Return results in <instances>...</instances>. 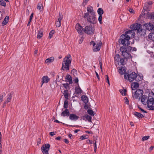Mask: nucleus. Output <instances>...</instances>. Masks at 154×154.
Returning a JSON list of instances; mask_svg holds the SVG:
<instances>
[{"instance_id": "obj_44", "label": "nucleus", "mask_w": 154, "mask_h": 154, "mask_svg": "<svg viewBox=\"0 0 154 154\" xmlns=\"http://www.w3.org/2000/svg\"><path fill=\"white\" fill-rule=\"evenodd\" d=\"M11 95H9V96L8 97L6 102L4 103V104L6 103L10 102L11 99Z\"/></svg>"}, {"instance_id": "obj_7", "label": "nucleus", "mask_w": 154, "mask_h": 154, "mask_svg": "<svg viewBox=\"0 0 154 154\" xmlns=\"http://www.w3.org/2000/svg\"><path fill=\"white\" fill-rule=\"evenodd\" d=\"M50 145L49 143L44 144L42 146L41 149L43 154H49L48 151L50 149Z\"/></svg>"}, {"instance_id": "obj_57", "label": "nucleus", "mask_w": 154, "mask_h": 154, "mask_svg": "<svg viewBox=\"0 0 154 154\" xmlns=\"http://www.w3.org/2000/svg\"><path fill=\"white\" fill-rule=\"evenodd\" d=\"M41 139L39 138L38 140L37 145H38L41 143Z\"/></svg>"}, {"instance_id": "obj_35", "label": "nucleus", "mask_w": 154, "mask_h": 154, "mask_svg": "<svg viewBox=\"0 0 154 154\" xmlns=\"http://www.w3.org/2000/svg\"><path fill=\"white\" fill-rule=\"evenodd\" d=\"M120 50L122 53V55L123 54L126 52L125 51V47L122 46L121 47Z\"/></svg>"}, {"instance_id": "obj_41", "label": "nucleus", "mask_w": 154, "mask_h": 154, "mask_svg": "<svg viewBox=\"0 0 154 154\" xmlns=\"http://www.w3.org/2000/svg\"><path fill=\"white\" fill-rule=\"evenodd\" d=\"M119 54H117L114 57V59L115 61L118 62L119 59Z\"/></svg>"}, {"instance_id": "obj_27", "label": "nucleus", "mask_w": 154, "mask_h": 154, "mask_svg": "<svg viewBox=\"0 0 154 154\" xmlns=\"http://www.w3.org/2000/svg\"><path fill=\"white\" fill-rule=\"evenodd\" d=\"M43 30L42 29H40L38 31L37 35L38 38L40 39L42 37L43 35Z\"/></svg>"}, {"instance_id": "obj_31", "label": "nucleus", "mask_w": 154, "mask_h": 154, "mask_svg": "<svg viewBox=\"0 0 154 154\" xmlns=\"http://www.w3.org/2000/svg\"><path fill=\"white\" fill-rule=\"evenodd\" d=\"M68 105V101L67 100V99H66L65 100L64 103V106L63 107L65 109H67Z\"/></svg>"}, {"instance_id": "obj_58", "label": "nucleus", "mask_w": 154, "mask_h": 154, "mask_svg": "<svg viewBox=\"0 0 154 154\" xmlns=\"http://www.w3.org/2000/svg\"><path fill=\"white\" fill-rule=\"evenodd\" d=\"M33 16V14L32 13L30 16V18H29V20H30V21H31V20H32V17Z\"/></svg>"}, {"instance_id": "obj_3", "label": "nucleus", "mask_w": 154, "mask_h": 154, "mask_svg": "<svg viewBox=\"0 0 154 154\" xmlns=\"http://www.w3.org/2000/svg\"><path fill=\"white\" fill-rule=\"evenodd\" d=\"M141 25L140 24L138 23H135L133 25H132L130 28L133 30H137V33H139V34L141 35L144 36L146 33V31L144 29H141Z\"/></svg>"}, {"instance_id": "obj_37", "label": "nucleus", "mask_w": 154, "mask_h": 154, "mask_svg": "<svg viewBox=\"0 0 154 154\" xmlns=\"http://www.w3.org/2000/svg\"><path fill=\"white\" fill-rule=\"evenodd\" d=\"M87 112L91 116H93L94 115V111L92 110L88 109L87 110Z\"/></svg>"}, {"instance_id": "obj_4", "label": "nucleus", "mask_w": 154, "mask_h": 154, "mask_svg": "<svg viewBox=\"0 0 154 154\" xmlns=\"http://www.w3.org/2000/svg\"><path fill=\"white\" fill-rule=\"evenodd\" d=\"M154 94L153 93L149 94V100L147 102V106L149 109L154 110Z\"/></svg>"}, {"instance_id": "obj_51", "label": "nucleus", "mask_w": 154, "mask_h": 154, "mask_svg": "<svg viewBox=\"0 0 154 154\" xmlns=\"http://www.w3.org/2000/svg\"><path fill=\"white\" fill-rule=\"evenodd\" d=\"M129 11L131 13H134V10L132 9V8H130L129 9Z\"/></svg>"}, {"instance_id": "obj_16", "label": "nucleus", "mask_w": 154, "mask_h": 154, "mask_svg": "<svg viewBox=\"0 0 154 154\" xmlns=\"http://www.w3.org/2000/svg\"><path fill=\"white\" fill-rule=\"evenodd\" d=\"M79 117L77 116L75 114H70L69 115V119L71 120H76L78 119Z\"/></svg>"}, {"instance_id": "obj_25", "label": "nucleus", "mask_w": 154, "mask_h": 154, "mask_svg": "<svg viewBox=\"0 0 154 154\" xmlns=\"http://www.w3.org/2000/svg\"><path fill=\"white\" fill-rule=\"evenodd\" d=\"M82 99L83 102L85 103H86L88 102V99L86 96H82Z\"/></svg>"}, {"instance_id": "obj_47", "label": "nucleus", "mask_w": 154, "mask_h": 154, "mask_svg": "<svg viewBox=\"0 0 154 154\" xmlns=\"http://www.w3.org/2000/svg\"><path fill=\"white\" fill-rule=\"evenodd\" d=\"M74 76L75 77V79L74 80V82L76 83H78L79 81L78 78L77 77H76L75 75Z\"/></svg>"}, {"instance_id": "obj_6", "label": "nucleus", "mask_w": 154, "mask_h": 154, "mask_svg": "<svg viewBox=\"0 0 154 154\" xmlns=\"http://www.w3.org/2000/svg\"><path fill=\"white\" fill-rule=\"evenodd\" d=\"M84 18H86L87 21L91 23L94 24L97 22L95 14L89 15L87 17H84Z\"/></svg>"}, {"instance_id": "obj_24", "label": "nucleus", "mask_w": 154, "mask_h": 154, "mask_svg": "<svg viewBox=\"0 0 154 154\" xmlns=\"http://www.w3.org/2000/svg\"><path fill=\"white\" fill-rule=\"evenodd\" d=\"M63 95L65 97V98L66 99H68L69 97V93L68 91V90H66L63 91Z\"/></svg>"}, {"instance_id": "obj_13", "label": "nucleus", "mask_w": 154, "mask_h": 154, "mask_svg": "<svg viewBox=\"0 0 154 154\" xmlns=\"http://www.w3.org/2000/svg\"><path fill=\"white\" fill-rule=\"evenodd\" d=\"M149 100V97H147V96L144 95H142L141 97V101L144 105L147 104V102Z\"/></svg>"}, {"instance_id": "obj_33", "label": "nucleus", "mask_w": 154, "mask_h": 154, "mask_svg": "<svg viewBox=\"0 0 154 154\" xmlns=\"http://www.w3.org/2000/svg\"><path fill=\"white\" fill-rule=\"evenodd\" d=\"M97 12L99 15H102L103 13V11L102 8H99L97 10Z\"/></svg>"}, {"instance_id": "obj_48", "label": "nucleus", "mask_w": 154, "mask_h": 154, "mask_svg": "<svg viewBox=\"0 0 154 154\" xmlns=\"http://www.w3.org/2000/svg\"><path fill=\"white\" fill-rule=\"evenodd\" d=\"M106 79L107 80V82L108 84L109 85H110L109 81V77L107 75H106Z\"/></svg>"}, {"instance_id": "obj_53", "label": "nucleus", "mask_w": 154, "mask_h": 154, "mask_svg": "<svg viewBox=\"0 0 154 154\" xmlns=\"http://www.w3.org/2000/svg\"><path fill=\"white\" fill-rule=\"evenodd\" d=\"M94 152H96V150L97 149V145H96V141H95V142L94 143Z\"/></svg>"}, {"instance_id": "obj_2", "label": "nucleus", "mask_w": 154, "mask_h": 154, "mask_svg": "<svg viewBox=\"0 0 154 154\" xmlns=\"http://www.w3.org/2000/svg\"><path fill=\"white\" fill-rule=\"evenodd\" d=\"M71 57L70 55L69 54L63 59L62 62V69L63 70H69V66L71 63V60L70 59Z\"/></svg>"}, {"instance_id": "obj_43", "label": "nucleus", "mask_w": 154, "mask_h": 154, "mask_svg": "<svg viewBox=\"0 0 154 154\" xmlns=\"http://www.w3.org/2000/svg\"><path fill=\"white\" fill-rule=\"evenodd\" d=\"M59 16L58 18V21H60L62 20L63 19V15L61 14H60V12L59 13Z\"/></svg>"}, {"instance_id": "obj_20", "label": "nucleus", "mask_w": 154, "mask_h": 154, "mask_svg": "<svg viewBox=\"0 0 154 154\" xmlns=\"http://www.w3.org/2000/svg\"><path fill=\"white\" fill-rule=\"evenodd\" d=\"M54 57H51L49 58L46 59L45 61V63L49 64L52 62H53L54 60Z\"/></svg>"}, {"instance_id": "obj_11", "label": "nucleus", "mask_w": 154, "mask_h": 154, "mask_svg": "<svg viewBox=\"0 0 154 154\" xmlns=\"http://www.w3.org/2000/svg\"><path fill=\"white\" fill-rule=\"evenodd\" d=\"M144 26L146 29L149 31L152 30L154 28V26L150 23H145L144 25Z\"/></svg>"}, {"instance_id": "obj_23", "label": "nucleus", "mask_w": 154, "mask_h": 154, "mask_svg": "<svg viewBox=\"0 0 154 154\" xmlns=\"http://www.w3.org/2000/svg\"><path fill=\"white\" fill-rule=\"evenodd\" d=\"M122 56H123L126 59L130 58L131 57V55L129 53H127L126 52L122 54Z\"/></svg>"}, {"instance_id": "obj_22", "label": "nucleus", "mask_w": 154, "mask_h": 154, "mask_svg": "<svg viewBox=\"0 0 154 154\" xmlns=\"http://www.w3.org/2000/svg\"><path fill=\"white\" fill-rule=\"evenodd\" d=\"M66 79L68 81L67 82H69V84H72V81L71 77L69 75H67L66 76Z\"/></svg>"}, {"instance_id": "obj_60", "label": "nucleus", "mask_w": 154, "mask_h": 154, "mask_svg": "<svg viewBox=\"0 0 154 154\" xmlns=\"http://www.w3.org/2000/svg\"><path fill=\"white\" fill-rule=\"evenodd\" d=\"M95 73H96V76L97 77V78H98V79L99 80H100V78L99 76V75L98 73L96 72H95Z\"/></svg>"}, {"instance_id": "obj_30", "label": "nucleus", "mask_w": 154, "mask_h": 154, "mask_svg": "<svg viewBox=\"0 0 154 154\" xmlns=\"http://www.w3.org/2000/svg\"><path fill=\"white\" fill-rule=\"evenodd\" d=\"M126 71L125 69L123 68L122 69V68H120L119 69V73L121 75H122L123 74H125V72Z\"/></svg>"}, {"instance_id": "obj_14", "label": "nucleus", "mask_w": 154, "mask_h": 154, "mask_svg": "<svg viewBox=\"0 0 154 154\" xmlns=\"http://www.w3.org/2000/svg\"><path fill=\"white\" fill-rule=\"evenodd\" d=\"M102 45V42L101 41L97 44L96 46L93 47V50L94 51L96 52L99 50L101 46Z\"/></svg>"}, {"instance_id": "obj_45", "label": "nucleus", "mask_w": 154, "mask_h": 154, "mask_svg": "<svg viewBox=\"0 0 154 154\" xmlns=\"http://www.w3.org/2000/svg\"><path fill=\"white\" fill-rule=\"evenodd\" d=\"M102 15H99V17H98V21H99L100 23V24H101L102 23Z\"/></svg>"}, {"instance_id": "obj_26", "label": "nucleus", "mask_w": 154, "mask_h": 154, "mask_svg": "<svg viewBox=\"0 0 154 154\" xmlns=\"http://www.w3.org/2000/svg\"><path fill=\"white\" fill-rule=\"evenodd\" d=\"M9 16H6L4 20L2 22V24L3 25H6L8 22Z\"/></svg>"}, {"instance_id": "obj_64", "label": "nucleus", "mask_w": 154, "mask_h": 154, "mask_svg": "<svg viewBox=\"0 0 154 154\" xmlns=\"http://www.w3.org/2000/svg\"><path fill=\"white\" fill-rule=\"evenodd\" d=\"M147 4L149 5H152V1H149L147 2Z\"/></svg>"}, {"instance_id": "obj_28", "label": "nucleus", "mask_w": 154, "mask_h": 154, "mask_svg": "<svg viewBox=\"0 0 154 154\" xmlns=\"http://www.w3.org/2000/svg\"><path fill=\"white\" fill-rule=\"evenodd\" d=\"M119 91L122 95L125 96L126 94L127 90L125 89H123L120 90Z\"/></svg>"}, {"instance_id": "obj_36", "label": "nucleus", "mask_w": 154, "mask_h": 154, "mask_svg": "<svg viewBox=\"0 0 154 154\" xmlns=\"http://www.w3.org/2000/svg\"><path fill=\"white\" fill-rule=\"evenodd\" d=\"M62 85H63V87L65 88L66 90H67L68 88L69 87V84L68 83L62 84Z\"/></svg>"}, {"instance_id": "obj_50", "label": "nucleus", "mask_w": 154, "mask_h": 154, "mask_svg": "<svg viewBox=\"0 0 154 154\" xmlns=\"http://www.w3.org/2000/svg\"><path fill=\"white\" fill-rule=\"evenodd\" d=\"M71 72L72 73L73 72V74L74 75V73L76 74L77 71L75 69H73L71 71Z\"/></svg>"}, {"instance_id": "obj_61", "label": "nucleus", "mask_w": 154, "mask_h": 154, "mask_svg": "<svg viewBox=\"0 0 154 154\" xmlns=\"http://www.w3.org/2000/svg\"><path fill=\"white\" fill-rule=\"evenodd\" d=\"M3 95H0V102H2L3 101Z\"/></svg>"}, {"instance_id": "obj_40", "label": "nucleus", "mask_w": 154, "mask_h": 154, "mask_svg": "<svg viewBox=\"0 0 154 154\" xmlns=\"http://www.w3.org/2000/svg\"><path fill=\"white\" fill-rule=\"evenodd\" d=\"M55 32L53 30H51L49 33V36L48 37L49 38H51L53 36V35L55 33Z\"/></svg>"}, {"instance_id": "obj_46", "label": "nucleus", "mask_w": 154, "mask_h": 154, "mask_svg": "<svg viewBox=\"0 0 154 154\" xmlns=\"http://www.w3.org/2000/svg\"><path fill=\"white\" fill-rule=\"evenodd\" d=\"M61 21H57L56 23V26L57 27H59L61 25Z\"/></svg>"}, {"instance_id": "obj_59", "label": "nucleus", "mask_w": 154, "mask_h": 154, "mask_svg": "<svg viewBox=\"0 0 154 154\" xmlns=\"http://www.w3.org/2000/svg\"><path fill=\"white\" fill-rule=\"evenodd\" d=\"M138 107L139 109L142 112H146L144 110H143V109H142L141 108L139 107L138 106Z\"/></svg>"}, {"instance_id": "obj_62", "label": "nucleus", "mask_w": 154, "mask_h": 154, "mask_svg": "<svg viewBox=\"0 0 154 154\" xmlns=\"http://www.w3.org/2000/svg\"><path fill=\"white\" fill-rule=\"evenodd\" d=\"M154 146H151L149 149V152H151V151L153 149Z\"/></svg>"}, {"instance_id": "obj_12", "label": "nucleus", "mask_w": 154, "mask_h": 154, "mask_svg": "<svg viewBox=\"0 0 154 154\" xmlns=\"http://www.w3.org/2000/svg\"><path fill=\"white\" fill-rule=\"evenodd\" d=\"M75 29L79 34L82 35V31L84 29L82 26L79 23H77L76 25Z\"/></svg>"}, {"instance_id": "obj_32", "label": "nucleus", "mask_w": 154, "mask_h": 154, "mask_svg": "<svg viewBox=\"0 0 154 154\" xmlns=\"http://www.w3.org/2000/svg\"><path fill=\"white\" fill-rule=\"evenodd\" d=\"M75 91L76 93L77 94H79L82 92V90L79 86H78V88H75Z\"/></svg>"}, {"instance_id": "obj_54", "label": "nucleus", "mask_w": 154, "mask_h": 154, "mask_svg": "<svg viewBox=\"0 0 154 154\" xmlns=\"http://www.w3.org/2000/svg\"><path fill=\"white\" fill-rule=\"evenodd\" d=\"M90 44L91 45H92L94 47L95 45V43L94 41H92L91 43Z\"/></svg>"}, {"instance_id": "obj_1", "label": "nucleus", "mask_w": 154, "mask_h": 154, "mask_svg": "<svg viewBox=\"0 0 154 154\" xmlns=\"http://www.w3.org/2000/svg\"><path fill=\"white\" fill-rule=\"evenodd\" d=\"M135 33L133 30H129L125 32L124 35L121 36V38L119 39V42L124 46H128L130 44L129 39L131 35L132 37L134 38Z\"/></svg>"}, {"instance_id": "obj_19", "label": "nucleus", "mask_w": 154, "mask_h": 154, "mask_svg": "<svg viewBox=\"0 0 154 154\" xmlns=\"http://www.w3.org/2000/svg\"><path fill=\"white\" fill-rule=\"evenodd\" d=\"M147 19H150L152 20H154V13L152 12L150 13L148 12L147 14Z\"/></svg>"}, {"instance_id": "obj_21", "label": "nucleus", "mask_w": 154, "mask_h": 154, "mask_svg": "<svg viewBox=\"0 0 154 154\" xmlns=\"http://www.w3.org/2000/svg\"><path fill=\"white\" fill-rule=\"evenodd\" d=\"M134 114L135 116L139 118H142L144 117V116L143 115L137 112H134Z\"/></svg>"}, {"instance_id": "obj_34", "label": "nucleus", "mask_w": 154, "mask_h": 154, "mask_svg": "<svg viewBox=\"0 0 154 154\" xmlns=\"http://www.w3.org/2000/svg\"><path fill=\"white\" fill-rule=\"evenodd\" d=\"M37 8L41 11L43 9V5L42 3H38L37 5Z\"/></svg>"}, {"instance_id": "obj_55", "label": "nucleus", "mask_w": 154, "mask_h": 154, "mask_svg": "<svg viewBox=\"0 0 154 154\" xmlns=\"http://www.w3.org/2000/svg\"><path fill=\"white\" fill-rule=\"evenodd\" d=\"M86 136H82L81 137L80 139H81V140L85 139H86Z\"/></svg>"}, {"instance_id": "obj_8", "label": "nucleus", "mask_w": 154, "mask_h": 154, "mask_svg": "<svg viewBox=\"0 0 154 154\" xmlns=\"http://www.w3.org/2000/svg\"><path fill=\"white\" fill-rule=\"evenodd\" d=\"M94 28L91 25L86 26L84 29V32L87 34H92L94 33Z\"/></svg>"}, {"instance_id": "obj_18", "label": "nucleus", "mask_w": 154, "mask_h": 154, "mask_svg": "<svg viewBox=\"0 0 154 154\" xmlns=\"http://www.w3.org/2000/svg\"><path fill=\"white\" fill-rule=\"evenodd\" d=\"M69 110L68 109H65L64 111H63L61 113V116L63 117H65L66 116H69Z\"/></svg>"}, {"instance_id": "obj_29", "label": "nucleus", "mask_w": 154, "mask_h": 154, "mask_svg": "<svg viewBox=\"0 0 154 154\" xmlns=\"http://www.w3.org/2000/svg\"><path fill=\"white\" fill-rule=\"evenodd\" d=\"M84 117L86 118V119L88 120V121L89 122H91V119L92 118L91 116H90L88 115L87 114L85 115Z\"/></svg>"}, {"instance_id": "obj_42", "label": "nucleus", "mask_w": 154, "mask_h": 154, "mask_svg": "<svg viewBox=\"0 0 154 154\" xmlns=\"http://www.w3.org/2000/svg\"><path fill=\"white\" fill-rule=\"evenodd\" d=\"M149 137V136H147L145 137H143L142 139V141H144L145 140H146L148 139Z\"/></svg>"}, {"instance_id": "obj_63", "label": "nucleus", "mask_w": 154, "mask_h": 154, "mask_svg": "<svg viewBox=\"0 0 154 154\" xmlns=\"http://www.w3.org/2000/svg\"><path fill=\"white\" fill-rule=\"evenodd\" d=\"M50 134L51 136H52L53 135H54L55 134L54 133V132H51L50 133Z\"/></svg>"}, {"instance_id": "obj_17", "label": "nucleus", "mask_w": 154, "mask_h": 154, "mask_svg": "<svg viewBox=\"0 0 154 154\" xmlns=\"http://www.w3.org/2000/svg\"><path fill=\"white\" fill-rule=\"evenodd\" d=\"M139 84L137 82H134L132 83L131 87L133 90H135L139 87Z\"/></svg>"}, {"instance_id": "obj_15", "label": "nucleus", "mask_w": 154, "mask_h": 154, "mask_svg": "<svg viewBox=\"0 0 154 154\" xmlns=\"http://www.w3.org/2000/svg\"><path fill=\"white\" fill-rule=\"evenodd\" d=\"M42 84L41 85V87H42L44 83H47L50 81V79L47 76H43L42 78Z\"/></svg>"}, {"instance_id": "obj_39", "label": "nucleus", "mask_w": 154, "mask_h": 154, "mask_svg": "<svg viewBox=\"0 0 154 154\" xmlns=\"http://www.w3.org/2000/svg\"><path fill=\"white\" fill-rule=\"evenodd\" d=\"M0 5L2 6L5 7L6 3L3 0H0Z\"/></svg>"}, {"instance_id": "obj_10", "label": "nucleus", "mask_w": 154, "mask_h": 154, "mask_svg": "<svg viewBox=\"0 0 154 154\" xmlns=\"http://www.w3.org/2000/svg\"><path fill=\"white\" fill-rule=\"evenodd\" d=\"M87 12L84 14V17H87L89 15L95 14V12L93 9V7L90 5L88 6L87 8Z\"/></svg>"}, {"instance_id": "obj_9", "label": "nucleus", "mask_w": 154, "mask_h": 154, "mask_svg": "<svg viewBox=\"0 0 154 154\" xmlns=\"http://www.w3.org/2000/svg\"><path fill=\"white\" fill-rule=\"evenodd\" d=\"M143 94V91L140 89L137 90L133 95V98L135 99H140Z\"/></svg>"}, {"instance_id": "obj_52", "label": "nucleus", "mask_w": 154, "mask_h": 154, "mask_svg": "<svg viewBox=\"0 0 154 154\" xmlns=\"http://www.w3.org/2000/svg\"><path fill=\"white\" fill-rule=\"evenodd\" d=\"M83 37H81V38L80 39V40H79V43L80 44H81L83 40Z\"/></svg>"}, {"instance_id": "obj_49", "label": "nucleus", "mask_w": 154, "mask_h": 154, "mask_svg": "<svg viewBox=\"0 0 154 154\" xmlns=\"http://www.w3.org/2000/svg\"><path fill=\"white\" fill-rule=\"evenodd\" d=\"M124 100L125 103L127 104H128V100L127 97H125L124 98Z\"/></svg>"}, {"instance_id": "obj_5", "label": "nucleus", "mask_w": 154, "mask_h": 154, "mask_svg": "<svg viewBox=\"0 0 154 154\" xmlns=\"http://www.w3.org/2000/svg\"><path fill=\"white\" fill-rule=\"evenodd\" d=\"M137 76V74L134 72H133L130 74L125 73L124 75V79L128 80L130 82L135 80Z\"/></svg>"}, {"instance_id": "obj_56", "label": "nucleus", "mask_w": 154, "mask_h": 154, "mask_svg": "<svg viewBox=\"0 0 154 154\" xmlns=\"http://www.w3.org/2000/svg\"><path fill=\"white\" fill-rule=\"evenodd\" d=\"M87 143H88L92 144V141L90 140H88L86 141Z\"/></svg>"}, {"instance_id": "obj_38", "label": "nucleus", "mask_w": 154, "mask_h": 154, "mask_svg": "<svg viewBox=\"0 0 154 154\" xmlns=\"http://www.w3.org/2000/svg\"><path fill=\"white\" fill-rule=\"evenodd\" d=\"M132 49V47L130 46L125 48V51L127 53H129Z\"/></svg>"}]
</instances>
